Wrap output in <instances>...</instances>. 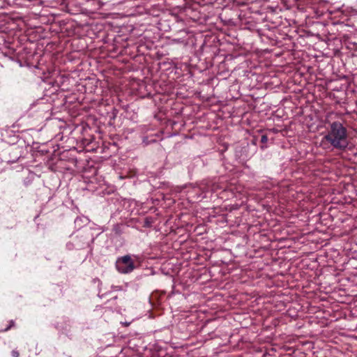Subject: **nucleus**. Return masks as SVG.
<instances>
[{"label":"nucleus","mask_w":357,"mask_h":357,"mask_svg":"<svg viewBox=\"0 0 357 357\" xmlns=\"http://www.w3.org/2000/svg\"><path fill=\"white\" fill-rule=\"evenodd\" d=\"M8 325L3 329L0 330V332H6L15 326V321L10 320Z\"/></svg>","instance_id":"5"},{"label":"nucleus","mask_w":357,"mask_h":357,"mask_svg":"<svg viewBox=\"0 0 357 357\" xmlns=\"http://www.w3.org/2000/svg\"><path fill=\"white\" fill-rule=\"evenodd\" d=\"M80 220H81V218H77L75 219V223L77 224Z\"/></svg>","instance_id":"9"},{"label":"nucleus","mask_w":357,"mask_h":357,"mask_svg":"<svg viewBox=\"0 0 357 357\" xmlns=\"http://www.w3.org/2000/svg\"><path fill=\"white\" fill-rule=\"evenodd\" d=\"M188 45V41L183 38H173L169 42L168 46L169 50H174L176 49H184Z\"/></svg>","instance_id":"4"},{"label":"nucleus","mask_w":357,"mask_h":357,"mask_svg":"<svg viewBox=\"0 0 357 357\" xmlns=\"http://www.w3.org/2000/svg\"><path fill=\"white\" fill-rule=\"evenodd\" d=\"M113 231L115 232V234H121V229H120V226L119 225H115L113 227Z\"/></svg>","instance_id":"6"},{"label":"nucleus","mask_w":357,"mask_h":357,"mask_svg":"<svg viewBox=\"0 0 357 357\" xmlns=\"http://www.w3.org/2000/svg\"><path fill=\"white\" fill-rule=\"evenodd\" d=\"M261 143L262 144H266L267 142H268V137L266 135H262L261 137V140H260Z\"/></svg>","instance_id":"7"},{"label":"nucleus","mask_w":357,"mask_h":357,"mask_svg":"<svg viewBox=\"0 0 357 357\" xmlns=\"http://www.w3.org/2000/svg\"><path fill=\"white\" fill-rule=\"evenodd\" d=\"M12 356L13 357H19L20 356V354H19L18 351L13 350L12 351Z\"/></svg>","instance_id":"8"},{"label":"nucleus","mask_w":357,"mask_h":357,"mask_svg":"<svg viewBox=\"0 0 357 357\" xmlns=\"http://www.w3.org/2000/svg\"><path fill=\"white\" fill-rule=\"evenodd\" d=\"M321 143H328L334 149L344 150L349 144L346 127L340 121L329 123L327 132L322 138Z\"/></svg>","instance_id":"1"},{"label":"nucleus","mask_w":357,"mask_h":357,"mask_svg":"<svg viewBox=\"0 0 357 357\" xmlns=\"http://www.w3.org/2000/svg\"><path fill=\"white\" fill-rule=\"evenodd\" d=\"M115 266L118 272L122 274L130 273L135 268V263L130 255L117 258Z\"/></svg>","instance_id":"3"},{"label":"nucleus","mask_w":357,"mask_h":357,"mask_svg":"<svg viewBox=\"0 0 357 357\" xmlns=\"http://www.w3.org/2000/svg\"><path fill=\"white\" fill-rule=\"evenodd\" d=\"M94 229L91 227H85L79 230L70 241L67 243L66 248L69 250L88 249L89 254L92 253L93 243L96 239Z\"/></svg>","instance_id":"2"},{"label":"nucleus","mask_w":357,"mask_h":357,"mask_svg":"<svg viewBox=\"0 0 357 357\" xmlns=\"http://www.w3.org/2000/svg\"><path fill=\"white\" fill-rule=\"evenodd\" d=\"M123 325L126 326H128L130 325V323L129 322H124V323H122Z\"/></svg>","instance_id":"10"},{"label":"nucleus","mask_w":357,"mask_h":357,"mask_svg":"<svg viewBox=\"0 0 357 357\" xmlns=\"http://www.w3.org/2000/svg\"><path fill=\"white\" fill-rule=\"evenodd\" d=\"M265 148H266V145H262V146H261V149H264Z\"/></svg>","instance_id":"11"}]
</instances>
